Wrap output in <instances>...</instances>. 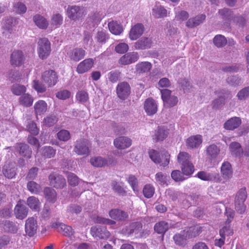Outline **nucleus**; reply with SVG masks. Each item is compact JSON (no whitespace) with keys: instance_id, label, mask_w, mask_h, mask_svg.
<instances>
[{"instance_id":"1","label":"nucleus","mask_w":249,"mask_h":249,"mask_svg":"<svg viewBox=\"0 0 249 249\" xmlns=\"http://www.w3.org/2000/svg\"><path fill=\"white\" fill-rule=\"evenodd\" d=\"M148 153L150 158L155 163L163 167L169 164L170 155L167 151H163L160 153L157 150L151 149Z\"/></svg>"},{"instance_id":"2","label":"nucleus","mask_w":249,"mask_h":249,"mask_svg":"<svg viewBox=\"0 0 249 249\" xmlns=\"http://www.w3.org/2000/svg\"><path fill=\"white\" fill-rule=\"evenodd\" d=\"M190 160V156L186 152H180L178 156V161L181 165L182 173L187 176L192 174L194 171V167Z\"/></svg>"},{"instance_id":"3","label":"nucleus","mask_w":249,"mask_h":249,"mask_svg":"<svg viewBox=\"0 0 249 249\" xmlns=\"http://www.w3.org/2000/svg\"><path fill=\"white\" fill-rule=\"evenodd\" d=\"M37 49V53L40 58L42 60L46 59L51 52V43L46 38L39 39Z\"/></svg>"},{"instance_id":"4","label":"nucleus","mask_w":249,"mask_h":249,"mask_svg":"<svg viewBox=\"0 0 249 249\" xmlns=\"http://www.w3.org/2000/svg\"><path fill=\"white\" fill-rule=\"evenodd\" d=\"M247 197V193L245 188H241L237 193L235 199V209L240 213H245L246 206L244 202Z\"/></svg>"},{"instance_id":"5","label":"nucleus","mask_w":249,"mask_h":249,"mask_svg":"<svg viewBox=\"0 0 249 249\" xmlns=\"http://www.w3.org/2000/svg\"><path fill=\"white\" fill-rule=\"evenodd\" d=\"M67 15L72 20H79L85 15V9L82 6L70 5L67 10Z\"/></svg>"},{"instance_id":"6","label":"nucleus","mask_w":249,"mask_h":249,"mask_svg":"<svg viewBox=\"0 0 249 249\" xmlns=\"http://www.w3.org/2000/svg\"><path fill=\"white\" fill-rule=\"evenodd\" d=\"M161 99L164 105L167 107H171L175 106L178 102V97L172 95L171 90L168 89L160 90Z\"/></svg>"},{"instance_id":"7","label":"nucleus","mask_w":249,"mask_h":249,"mask_svg":"<svg viewBox=\"0 0 249 249\" xmlns=\"http://www.w3.org/2000/svg\"><path fill=\"white\" fill-rule=\"evenodd\" d=\"M142 227V225L141 222H132L129 226L124 228L122 230V232L127 236L134 234L135 235L139 234L141 237H143L144 236V232H141Z\"/></svg>"},{"instance_id":"8","label":"nucleus","mask_w":249,"mask_h":249,"mask_svg":"<svg viewBox=\"0 0 249 249\" xmlns=\"http://www.w3.org/2000/svg\"><path fill=\"white\" fill-rule=\"evenodd\" d=\"M73 151L78 155H88L89 153V150L88 140L81 139L76 141Z\"/></svg>"},{"instance_id":"9","label":"nucleus","mask_w":249,"mask_h":249,"mask_svg":"<svg viewBox=\"0 0 249 249\" xmlns=\"http://www.w3.org/2000/svg\"><path fill=\"white\" fill-rule=\"evenodd\" d=\"M56 73L53 70L46 71L42 75V80L48 87L54 86L57 82Z\"/></svg>"},{"instance_id":"10","label":"nucleus","mask_w":249,"mask_h":249,"mask_svg":"<svg viewBox=\"0 0 249 249\" xmlns=\"http://www.w3.org/2000/svg\"><path fill=\"white\" fill-rule=\"evenodd\" d=\"M139 59L138 53L132 52L123 55L119 60V63L122 65H127L135 63Z\"/></svg>"},{"instance_id":"11","label":"nucleus","mask_w":249,"mask_h":249,"mask_svg":"<svg viewBox=\"0 0 249 249\" xmlns=\"http://www.w3.org/2000/svg\"><path fill=\"white\" fill-rule=\"evenodd\" d=\"M130 87L126 82H122L118 84L116 88V93L118 97L121 99H125L129 95Z\"/></svg>"},{"instance_id":"12","label":"nucleus","mask_w":249,"mask_h":249,"mask_svg":"<svg viewBox=\"0 0 249 249\" xmlns=\"http://www.w3.org/2000/svg\"><path fill=\"white\" fill-rule=\"evenodd\" d=\"M197 177L204 181H213L215 182H220L221 181L219 174L217 173L200 171L197 173Z\"/></svg>"},{"instance_id":"13","label":"nucleus","mask_w":249,"mask_h":249,"mask_svg":"<svg viewBox=\"0 0 249 249\" xmlns=\"http://www.w3.org/2000/svg\"><path fill=\"white\" fill-rule=\"evenodd\" d=\"M49 179L51 185L54 188L61 189L66 186V180L62 176L51 174L49 177Z\"/></svg>"},{"instance_id":"14","label":"nucleus","mask_w":249,"mask_h":249,"mask_svg":"<svg viewBox=\"0 0 249 249\" xmlns=\"http://www.w3.org/2000/svg\"><path fill=\"white\" fill-rule=\"evenodd\" d=\"M52 227L53 228L56 229L58 232L66 236L71 237L72 236L74 233L73 230L71 226L62 223H53L52 225Z\"/></svg>"},{"instance_id":"15","label":"nucleus","mask_w":249,"mask_h":249,"mask_svg":"<svg viewBox=\"0 0 249 249\" xmlns=\"http://www.w3.org/2000/svg\"><path fill=\"white\" fill-rule=\"evenodd\" d=\"M86 55V51L82 48H76L67 53V55L71 60L78 62L82 59Z\"/></svg>"},{"instance_id":"16","label":"nucleus","mask_w":249,"mask_h":249,"mask_svg":"<svg viewBox=\"0 0 249 249\" xmlns=\"http://www.w3.org/2000/svg\"><path fill=\"white\" fill-rule=\"evenodd\" d=\"M90 232L94 237H98L100 239H107L110 236L109 232L105 227L94 226L91 227Z\"/></svg>"},{"instance_id":"17","label":"nucleus","mask_w":249,"mask_h":249,"mask_svg":"<svg viewBox=\"0 0 249 249\" xmlns=\"http://www.w3.org/2000/svg\"><path fill=\"white\" fill-rule=\"evenodd\" d=\"M25 60V57L22 51H15L11 54L10 64L15 67L21 66Z\"/></svg>"},{"instance_id":"18","label":"nucleus","mask_w":249,"mask_h":249,"mask_svg":"<svg viewBox=\"0 0 249 249\" xmlns=\"http://www.w3.org/2000/svg\"><path fill=\"white\" fill-rule=\"evenodd\" d=\"M37 225L36 219L33 217L28 218L25 223V232L29 236H34L36 232Z\"/></svg>"},{"instance_id":"19","label":"nucleus","mask_w":249,"mask_h":249,"mask_svg":"<svg viewBox=\"0 0 249 249\" xmlns=\"http://www.w3.org/2000/svg\"><path fill=\"white\" fill-rule=\"evenodd\" d=\"M144 30V26L142 23H137L132 26L129 31V38L131 40H135L140 37Z\"/></svg>"},{"instance_id":"20","label":"nucleus","mask_w":249,"mask_h":249,"mask_svg":"<svg viewBox=\"0 0 249 249\" xmlns=\"http://www.w3.org/2000/svg\"><path fill=\"white\" fill-rule=\"evenodd\" d=\"M144 109L148 115L155 114L158 110V105L156 102L152 98L146 99L144 103Z\"/></svg>"},{"instance_id":"21","label":"nucleus","mask_w":249,"mask_h":249,"mask_svg":"<svg viewBox=\"0 0 249 249\" xmlns=\"http://www.w3.org/2000/svg\"><path fill=\"white\" fill-rule=\"evenodd\" d=\"M94 60L92 58H88L81 62L77 66L76 71L80 74L84 73L90 70L93 67Z\"/></svg>"},{"instance_id":"22","label":"nucleus","mask_w":249,"mask_h":249,"mask_svg":"<svg viewBox=\"0 0 249 249\" xmlns=\"http://www.w3.org/2000/svg\"><path fill=\"white\" fill-rule=\"evenodd\" d=\"M205 18L206 16L204 14H200L195 17L191 18L186 21V26L188 28H195L203 23Z\"/></svg>"},{"instance_id":"23","label":"nucleus","mask_w":249,"mask_h":249,"mask_svg":"<svg viewBox=\"0 0 249 249\" xmlns=\"http://www.w3.org/2000/svg\"><path fill=\"white\" fill-rule=\"evenodd\" d=\"M114 144L118 149H124L131 145V140L128 137L121 136L114 140Z\"/></svg>"},{"instance_id":"24","label":"nucleus","mask_w":249,"mask_h":249,"mask_svg":"<svg viewBox=\"0 0 249 249\" xmlns=\"http://www.w3.org/2000/svg\"><path fill=\"white\" fill-rule=\"evenodd\" d=\"M152 68V64L148 61L139 62L135 65V71L140 75L147 73Z\"/></svg>"},{"instance_id":"25","label":"nucleus","mask_w":249,"mask_h":249,"mask_svg":"<svg viewBox=\"0 0 249 249\" xmlns=\"http://www.w3.org/2000/svg\"><path fill=\"white\" fill-rule=\"evenodd\" d=\"M15 147L21 156L26 159H30L31 157L32 151L27 144L22 143H17Z\"/></svg>"},{"instance_id":"26","label":"nucleus","mask_w":249,"mask_h":249,"mask_svg":"<svg viewBox=\"0 0 249 249\" xmlns=\"http://www.w3.org/2000/svg\"><path fill=\"white\" fill-rule=\"evenodd\" d=\"M152 45L153 41L151 38L143 37L135 42L134 47L137 50H145L150 48Z\"/></svg>"},{"instance_id":"27","label":"nucleus","mask_w":249,"mask_h":249,"mask_svg":"<svg viewBox=\"0 0 249 249\" xmlns=\"http://www.w3.org/2000/svg\"><path fill=\"white\" fill-rule=\"evenodd\" d=\"M2 173L8 178H12L16 174V168L15 163H6L2 168Z\"/></svg>"},{"instance_id":"28","label":"nucleus","mask_w":249,"mask_h":249,"mask_svg":"<svg viewBox=\"0 0 249 249\" xmlns=\"http://www.w3.org/2000/svg\"><path fill=\"white\" fill-rule=\"evenodd\" d=\"M220 172L223 178L226 180L231 178L233 173L231 163L228 161L223 162L221 166Z\"/></svg>"},{"instance_id":"29","label":"nucleus","mask_w":249,"mask_h":249,"mask_svg":"<svg viewBox=\"0 0 249 249\" xmlns=\"http://www.w3.org/2000/svg\"><path fill=\"white\" fill-rule=\"evenodd\" d=\"M241 119L239 117H234L228 120L224 124V128L226 130H233L238 128L241 124Z\"/></svg>"},{"instance_id":"30","label":"nucleus","mask_w":249,"mask_h":249,"mask_svg":"<svg viewBox=\"0 0 249 249\" xmlns=\"http://www.w3.org/2000/svg\"><path fill=\"white\" fill-rule=\"evenodd\" d=\"M15 214L18 219H23L25 218L28 213V208L24 205L18 202L15 208Z\"/></svg>"},{"instance_id":"31","label":"nucleus","mask_w":249,"mask_h":249,"mask_svg":"<svg viewBox=\"0 0 249 249\" xmlns=\"http://www.w3.org/2000/svg\"><path fill=\"white\" fill-rule=\"evenodd\" d=\"M168 133L167 128L164 126H160L155 130L153 137L157 142L162 141L167 137Z\"/></svg>"},{"instance_id":"32","label":"nucleus","mask_w":249,"mask_h":249,"mask_svg":"<svg viewBox=\"0 0 249 249\" xmlns=\"http://www.w3.org/2000/svg\"><path fill=\"white\" fill-rule=\"evenodd\" d=\"M202 142V136L200 135L191 136L186 141L187 146L191 148L197 147L201 144Z\"/></svg>"},{"instance_id":"33","label":"nucleus","mask_w":249,"mask_h":249,"mask_svg":"<svg viewBox=\"0 0 249 249\" xmlns=\"http://www.w3.org/2000/svg\"><path fill=\"white\" fill-rule=\"evenodd\" d=\"M174 240L176 245L180 246H184L187 243V239H189L186 234V230L176 234L173 237Z\"/></svg>"},{"instance_id":"34","label":"nucleus","mask_w":249,"mask_h":249,"mask_svg":"<svg viewBox=\"0 0 249 249\" xmlns=\"http://www.w3.org/2000/svg\"><path fill=\"white\" fill-rule=\"evenodd\" d=\"M110 217L117 220H124L126 219L128 214L125 212L119 209H112L109 212Z\"/></svg>"},{"instance_id":"35","label":"nucleus","mask_w":249,"mask_h":249,"mask_svg":"<svg viewBox=\"0 0 249 249\" xmlns=\"http://www.w3.org/2000/svg\"><path fill=\"white\" fill-rule=\"evenodd\" d=\"M152 14L155 18H163L167 16V11L162 6L156 5L152 10Z\"/></svg>"},{"instance_id":"36","label":"nucleus","mask_w":249,"mask_h":249,"mask_svg":"<svg viewBox=\"0 0 249 249\" xmlns=\"http://www.w3.org/2000/svg\"><path fill=\"white\" fill-rule=\"evenodd\" d=\"M231 154L236 157H241L243 154V149L239 142H232L229 146Z\"/></svg>"},{"instance_id":"37","label":"nucleus","mask_w":249,"mask_h":249,"mask_svg":"<svg viewBox=\"0 0 249 249\" xmlns=\"http://www.w3.org/2000/svg\"><path fill=\"white\" fill-rule=\"evenodd\" d=\"M34 98L29 93H24L18 99L19 104L24 107H30L33 103Z\"/></svg>"},{"instance_id":"38","label":"nucleus","mask_w":249,"mask_h":249,"mask_svg":"<svg viewBox=\"0 0 249 249\" xmlns=\"http://www.w3.org/2000/svg\"><path fill=\"white\" fill-rule=\"evenodd\" d=\"M110 32L113 35L118 36L122 34L124 29L122 25L117 21H112L108 23Z\"/></svg>"},{"instance_id":"39","label":"nucleus","mask_w":249,"mask_h":249,"mask_svg":"<svg viewBox=\"0 0 249 249\" xmlns=\"http://www.w3.org/2000/svg\"><path fill=\"white\" fill-rule=\"evenodd\" d=\"M33 21L35 24L39 28L45 29L48 26L47 19L40 15L36 14L33 17Z\"/></svg>"},{"instance_id":"40","label":"nucleus","mask_w":249,"mask_h":249,"mask_svg":"<svg viewBox=\"0 0 249 249\" xmlns=\"http://www.w3.org/2000/svg\"><path fill=\"white\" fill-rule=\"evenodd\" d=\"M47 104L43 100H39L35 104L34 109L36 116L43 114L47 110Z\"/></svg>"},{"instance_id":"41","label":"nucleus","mask_w":249,"mask_h":249,"mask_svg":"<svg viewBox=\"0 0 249 249\" xmlns=\"http://www.w3.org/2000/svg\"><path fill=\"white\" fill-rule=\"evenodd\" d=\"M169 227L168 222L165 221H160L156 223L154 226V230L158 234H164Z\"/></svg>"},{"instance_id":"42","label":"nucleus","mask_w":249,"mask_h":249,"mask_svg":"<svg viewBox=\"0 0 249 249\" xmlns=\"http://www.w3.org/2000/svg\"><path fill=\"white\" fill-rule=\"evenodd\" d=\"M90 162L93 166L102 167L107 164V159L102 157H94L90 159Z\"/></svg>"},{"instance_id":"43","label":"nucleus","mask_w":249,"mask_h":249,"mask_svg":"<svg viewBox=\"0 0 249 249\" xmlns=\"http://www.w3.org/2000/svg\"><path fill=\"white\" fill-rule=\"evenodd\" d=\"M207 153L211 160L216 158L220 152V149L214 144H211L207 148Z\"/></svg>"},{"instance_id":"44","label":"nucleus","mask_w":249,"mask_h":249,"mask_svg":"<svg viewBox=\"0 0 249 249\" xmlns=\"http://www.w3.org/2000/svg\"><path fill=\"white\" fill-rule=\"evenodd\" d=\"M16 24V19L10 17L5 19L2 27L5 31L11 33Z\"/></svg>"},{"instance_id":"45","label":"nucleus","mask_w":249,"mask_h":249,"mask_svg":"<svg viewBox=\"0 0 249 249\" xmlns=\"http://www.w3.org/2000/svg\"><path fill=\"white\" fill-rule=\"evenodd\" d=\"M44 193L46 198L48 201L54 203L56 200V193L55 190L51 188L47 187L44 189Z\"/></svg>"},{"instance_id":"46","label":"nucleus","mask_w":249,"mask_h":249,"mask_svg":"<svg viewBox=\"0 0 249 249\" xmlns=\"http://www.w3.org/2000/svg\"><path fill=\"white\" fill-rule=\"evenodd\" d=\"M27 203L31 209L36 211H39L40 206V203L37 198L34 196H30L28 198Z\"/></svg>"},{"instance_id":"47","label":"nucleus","mask_w":249,"mask_h":249,"mask_svg":"<svg viewBox=\"0 0 249 249\" xmlns=\"http://www.w3.org/2000/svg\"><path fill=\"white\" fill-rule=\"evenodd\" d=\"M213 42L217 48H222L227 44V40L224 36L217 35L214 37Z\"/></svg>"},{"instance_id":"48","label":"nucleus","mask_w":249,"mask_h":249,"mask_svg":"<svg viewBox=\"0 0 249 249\" xmlns=\"http://www.w3.org/2000/svg\"><path fill=\"white\" fill-rule=\"evenodd\" d=\"M179 87L182 89L184 93H189L191 91L192 86L190 82L186 79H180L178 81Z\"/></svg>"},{"instance_id":"49","label":"nucleus","mask_w":249,"mask_h":249,"mask_svg":"<svg viewBox=\"0 0 249 249\" xmlns=\"http://www.w3.org/2000/svg\"><path fill=\"white\" fill-rule=\"evenodd\" d=\"M201 227L199 226H196L194 227H191L186 230V234L189 237L191 238L196 237L201 232Z\"/></svg>"},{"instance_id":"50","label":"nucleus","mask_w":249,"mask_h":249,"mask_svg":"<svg viewBox=\"0 0 249 249\" xmlns=\"http://www.w3.org/2000/svg\"><path fill=\"white\" fill-rule=\"evenodd\" d=\"M55 152L56 150L50 146H45L41 149V155L46 158L53 157Z\"/></svg>"},{"instance_id":"51","label":"nucleus","mask_w":249,"mask_h":249,"mask_svg":"<svg viewBox=\"0 0 249 249\" xmlns=\"http://www.w3.org/2000/svg\"><path fill=\"white\" fill-rule=\"evenodd\" d=\"M28 190L32 194H37L41 191V187L39 184L36 182L31 181L28 182L27 184Z\"/></svg>"},{"instance_id":"52","label":"nucleus","mask_w":249,"mask_h":249,"mask_svg":"<svg viewBox=\"0 0 249 249\" xmlns=\"http://www.w3.org/2000/svg\"><path fill=\"white\" fill-rule=\"evenodd\" d=\"M11 91L14 94L19 96L26 92V88L23 85L16 84L12 86Z\"/></svg>"},{"instance_id":"53","label":"nucleus","mask_w":249,"mask_h":249,"mask_svg":"<svg viewBox=\"0 0 249 249\" xmlns=\"http://www.w3.org/2000/svg\"><path fill=\"white\" fill-rule=\"evenodd\" d=\"M233 230L231 228L230 223L226 222L225 225L219 230L220 236H229L233 234Z\"/></svg>"},{"instance_id":"54","label":"nucleus","mask_w":249,"mask_h":249,"mask_svg":"<svg viewBox=\"0 0 249 249\" xmlns=\"http://www.w3.org/2000/svg\"><path fill=\"white\" fill-rule=\"evenodd\" d=\"M76 99L79 103L84 104L89 100L88 93L84 90L79 91L76 93Z\"/></svg>"},{"instance_id":"55","label":"nucleus","mask_w":249,"mask_h":249,"mask_svg":"<svg viewBox=\"0 0 249 249\" xmlns=\"http://www.w3.org/2000/svg\"><path fill=\"white\" fill-rule=\"evenodd\" d=\"M218 13L222 16V18L225 20H231L233 18L232 11L227 8L219 10Z\"/></svg>"},{"instance_id":"56","label":"nucleus","mask_w":249,"mask_h":249,"mask_svg":"<svg viewBox=\"0 0 249 249\" xmlns=\"http://www.w3.org/2000/svg\"><path fill=\"white\" fill-rule=\"evenodd\" d=\"M63 17L60 14H54L51 19V24L55 27H59L63 22Z\"/></svg>"},{"instance_id":"57","label":"nucleus","mask_w":249,"mask_h":249,"mask_svg":"<svg viewBox=\"0 0 249 249\" xmlns=\"http://www.w3.org/2000/svg\"><path fill=\"white\" fill-rule=\"evenodd\" d=\"M13 10L18 14H24L27 11L26 5L21 2H18L14 3Z\"/></svg>"},{"instance_id":"58","label":"nucleus","mask_w":249,"mask_h":249,"mask_svg":"<svg viewBox=\"0 0 249 249\" xmlns=\"http://www.w3.org/2000/svg\"><path fill=\"white\" fill-rule=\"evenodd\" d=\"M155 192L154 187L150 184H146L143 189V194L144 196L148 198L153 196Z\"/></svg>"},{"instance_id":"59","label":"nucleus","mask_w":249,"mask_h":249,"mask_svg":"<svg viewBox=\"0 0 249 249\" xmlns=\"http://www.w3.org/2000/svg\"><path fill=\"white\" fill-rule=\"evenodd\" d=\"M57 137L60 141L66 142L71 138V134L69 131L62 129L57 133Z\"/></svg>"},{"instance_id":"60","label":"nucleus","mask_w":249,"mask_h":249,"mask_svg":"<svg viewBox=\"0 0 249 249\" xmlns=\"http://www.w3.org/2000/svg\"><path fill=\"white\" fill-rule=\"evenodd\" d=\"M189 16V13L184 10L179 12H175V19L179 21H183L188 18Z\"/></svg>"},{"instance_id":"61","label":"nucleus","mask_w":249,"mask_h":249,"mask_svg":"<svg viewBox=\"0 0 249 249\" xmlns=\"http://www.w3.org/2000/svg\"><path fill=\"white\" fill-rule=\"evenodd\" d=\"M33 87L37 93H43L46 91V87L38 80H34Z\"/></svg>"},{"instance_id":"62","label":"nucleus","mask_w":249,"mask_h":249,"mask_svg":"<svg viewBox=\"0 0 249 249\" xmlns=\"http://www.w3.org/2000/svg\"><path fill=\"white\" fill-rule=\"evenodd\" d=\"M237 97L240 100H245L249 98V86L241 89L237 93Z\"/></svg>"},{"instance_id":"63","label":"nucleus","mask_w":249,"mask_h":249,"mask_svg":"<svg viewBox=\"0 0 249 249\" xmlns=\"http://www.w3.org/2000/svg\"><path fill=\"white\" fill-rule=\"evenodd\" d=\"M127 181L134 192L139 191L138 180L134 176L130 175L127 178Z\"/></svg>"},{"instance_id":"64","label":"nucleus","mask_w":249,"mask_h":249,"mask_svg":"<svg viewBox=\"0 0 249 249\" xmlns=\"http://www.w3.org/2000/svg\"><path fill=\"white\" fill-rule=\"evenodd\" d=\"M67 178L69 183L71 186H76L79 183V178L73 173H68Z\"/></svg>"}]
</instances>
